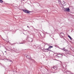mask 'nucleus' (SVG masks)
<instances>
[{
	"label": "nucleus",
	"instance_id": "1",
	"mask_svg": "<svg viewBox=\"0 0 74 74\" xmlns=\"http://www.w3.org/2000/svg\"><path fill=\"white\" fill-rule=\"evenodd\" d=\"M23 11L24 12H25L27 14H30V12H31L29 11V10H24Z\"/></svg>",
	"mask_w": 74,
	"mask_h": 74
},
{
	"label": "nucleus",
	"instance_id": "2",
	"mask_svg": "<svg viewBox=\"0 0 74 74\" xmlns=\"http://www.w3.org/2000/svg\"><path fill=\"white\" fill-rule=\"evenodd\" d=\"M64 11H66L67 12L70 11V9H69V8H65L64 9Z\"/></svg>",
	"mask_w": 74,
	"mask_h": 74
},
{
	"label": "nucleus",
	"instance_id": "3",
	"mask_svg": "<svg viewBox=\"0 0 74 74\" xmlns=\"http://www.w3.org/2000/svg\"><path fill=\"white\" fill-rule=\"evenodd\" d=\"M60 35L62 37H64V34L63 32H61V33L60 34Z\"/></svg>",
	"mask_w": 74,
	"mask_h": 74
},
{
	"label": "nucleus",
	"instance_id": "4",
	"mask_svg": "<svg viewBox=\"0 0 74 74\" xmlns=\"http://www.w3.org/2000/svg\"><path fill=\"white\" fill-rule=\"evenodd\" d=\"M68 37H69V38H70V40H73V38H71V37L70 36V35H68Z\"/></svg>",
	"mask_w": 74,
	"mask_h": 74
},
{
	"label": "nucleus",
	"instance_id": "5",
	"mask_svg": "<svg viewBox=\"0 0 74 74\" xmlns=\"http://www.w3.org/2000/svg\"><path fill=\"white\" fill-rule=\"evenodd\" d=\"M26 57L28 59H30V56H27Z\"/></svg>",
	"mask_w": 74,
	"mask_h": 74
},
{
	"label": "nucleus",
	"instance_id": "6",
	"mask_svg": "<svg viewBox=\"0 0 74 74\" xmlns=\"http://www.w3.org/2000/svg\"><path fill=\"white\" fill-rule=\"evenodd\" d=\"M32 38H30L29 40V42H32Z\"/></svg>",
	"mask_w": 74,
	"mask_h": 74
},
{
	"label": "nucleus",
	"instance_id": "7",
	"mask_svg": "<svg viewBox=\"0 0 74 74\" xmlns=\"http://www.w3.org/2000/svg\"><path fill=\"white\" fill-rule=\"evenodd\" d=\"M53 46H50L48 48V49H51V48H53Z\"/></svg>",
	"mask_w": 74,
	"mask_h": 74
},
{
	"label": "nucleus",
	"instance_id": "8",
	"mask_svg": "<svg viewBox=\"0 0 74 74\" xmlns=\"http://www.w3.org/2000/svg\"><path fill=\"white\" fill-rule=\"evenodd\" d=\"M3 1L2 0H0V3H3Z\"/></svg>",
	"mask_w": 74,
	"mask_h": 74
},
{
	"label": "nucleus",
	"instance_id": "9",
	"mask_svg": "<svg viewBox=\"0 0 74 74\" xmlns=\"http://www.w3.org/2000/svg\"><path fill=\"white\" fill-rule=\"evenodd\" d=\"M53 69H55V70H56V69L55 66H54L53 68Z\"/></svg>",
	"mask_w": 74,
	"mask_h": 74
},
{
	"label": "nucleus",
	"instance_id": "10",
	"mask_svg": "<svg viewBox=\"0 0 74 74\" xmlns=\"http://www.w3.org/2000/svg\"><path fill=\"white\" fill-rule=\"evenodd\" d=\"M62 50H63V51H66V49H61Z\"/></svg>",
	"mask_w": 74,
	"mask_h": 74
},
{
	"label": "nucleus",
	"instance_id": "11",
	"mask_svg": "<svg viewBox=\"0 0 74 74\" xmlns=\"http://www.w3.org/2000/svg\"><path fill=\"white\" fill-rule=\"evenodd\" d=\"M48 49H48H47V51H49V49Z\"/></svg>",
	"mask_w": 74,
	"mask_h": 74
},
{
	"label": "nucleus",
	"instance_id": "12",
	"mask_svg": "<svg viewBox=\"0 0 74 74\" xmlns=\"http://www.w3.org/2000/svg\"><path fill=\"white\" fill-rule=\"evenodd\" d=\"M63 49H65V48L64 47V48H63Z\"/></svg>",
	"mask_w": 74,
	"mask_h": 74
},
{
	"label": "nucleus",
	"instance_id": "13",
	"mask_svg": "<svg viewBox=\"0 0 74 74\" xmlns=\"http://www.w3.org/2000/svg\"><path fill=\"white\" fill-rule=\"evenodd\" d=\"M27 27H29V29L30 28V27H29V26H27Z\"/></svg>",
	"mask_w": 74,
	"mask_h": 74
},
{
	"label": "nucleus",
	"instance_id": "14",
	"mask_svg": "<svg viewBox=\"0 0 74 74\" xmlns=\"http://www.w3.org/2000/svg\"><path fill=\"white\" fill-rule=\"evenodd\" d=\"M63 3H64V4H65V3H64V2Z\"/></svg>",
	"mask_w": 74,
	"mask_h": 74
},
{
	"label": "nucleus",
	"instance_id": "15",
	"mask_svg": "<svg viewBox=\"0 0 74 74\" xmlns=\"http://www.w3.org/2000/svg\"><path fill=\"white\" fill-rule=\"evenodd\" d=\"M5 52H6V51H5Z\"/></svg>",
	"mask_w": 74,
	"mask_h": 74
},
{
	"label": "nucleus",
	"instance_id": "16",
	"mask_svg": "<svg viewBox=\"0 0 74 74\" xmlns=\"http://www.w3.org/2000/svg\"><path fill=\"white\" fill-rule=\"evenodd\" d=\"M10 62H12V61H10Z\"/></svg>",
	"mask_w": 74,
	"mask_h": 74
},
{
	"label": "nucleus",
	"instance_id": "17",
	"mask_svg": "<svg viewBox=\"0 0 74 74\" xmlns=\"http://www.w3.org/2000/svg\"><path fill=\"white\" fill-rule=\"evenodd\" d=\"M60 55H62V54H60Z\"/></svg>",
	"mask_w": 74,
	"mask_h": 74
},
{
	"label": "nucleus",
	"instance_id": "18",
	"mask_svg": "<svg viewBox=\"0 0 74 74\" xmlns=\"http://www.w3.org/2000/svg\"><path fill=\"white\" fill-rule=\"evenodd\" d=\"M23 0V1H24L25 0Z\"/></svg>",
	"mask_w": 74,
	"mask_h": 74
}]
</instances>
